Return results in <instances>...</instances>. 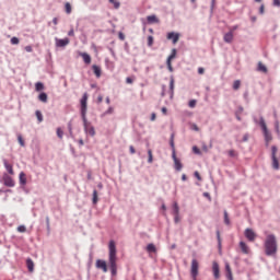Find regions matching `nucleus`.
<instances>
[{
  "label": "nucleus",
  "instance_id": "nucleus-63",
  "mask_svg": "<svg viewBox=\"0 0 280 280\" xmlns=\"http://www.w3.org/2000/svg\"><path fill=\"white\" fill-rule=\"evenodd\" d=\"M264 12H265V7H264V4H261L259 8V14H264Z\"/></svg>",
  "mask_w": 280,
  "mask_h": 280
},
{
  "label": "nucleus",
  "instance_id": "nucleus-25",
  "mask_svg": "<svg viewBox=\"0 0 280 280\" xmlns=\"http://www.w3.org/2000/svg\"><path fill=\"white\" fill-rule=\"evenodd\" d=\"M26 266H27L28 272H34V260H32V258L26 259Z\"/></svg>",
  "mask_w": 280,
  "mask_h": 280
},
{
  "label": "nucleus",
  "instance_id": "nucleus-57",
  "mask_svg": "<svg viewBox=\"0 0 280 280\" xmlns=\"http://www.w3.org/2000/svg\"><path fill=\"white\" fill-rule=\"evenodd\" d=\"M132 82H135V79H133V78L128 77V78L126 79V83H127V84H132Z\"/></svg>",
  "mask_w": 280,
  "mask_h": 280
},
{
  "label": "nucleus",
  "instance_id": "nucleus-39",
  "mask_svg": "<svg viewBox=\"0 0 280 280\" xmlns=\"http://www.w3.org/2000/svg\"><path fill=\"white\" fill-rule=\"evenodd\" d=\"M275 130H276V132H277L278 137H280L279 120H276V121H275Z\"/></svg>",
  "mask_w": 280,
  "mask_h": 280
},
{
  "label": "nucleus",
  "instance_id": "nucleus-22",
  "mask_svg": "<svg viewBox=\"0 0 280 280\" xmlns=\"http://www.w3.org/2000/svg\"><path fill=\"white\" fill-rule=\"evenodd\" d=\"M92 69L94 71V74L96 75V78H102V68H100V66L93 65Z\"/></svg>",
  "mask_w": 280,
  "mask_h": 280
},
{
  "label": "nucleus",
  "instance_id": "nucleus-38",
  "mask_svg": "<svg viewBox=\"0 0 280 280\" xmlns=\"http://www.w3.org/2000/svg\"><path fill=\"white\" fill-rule=\"evenodd\" d=\"M18 141H19V143L22 148H25V140H23V136L19 135L18 136Z\"/></svg>",
  "mask_w": 280,
  "mask_h": 280
},
{
  "label": "nucleus",
  "instance_id": "nucleus-8",
  "mask_svg": "<svg viewBox=\"0 0 280 280\" xmlns=\"http://www.w3.org/2000/svg\"><path fill=\"white\" fill-rule=\"evenodd\" d=\"M2 180H3L4 187H14L15 185L14 179L8 174L3 175Z\"/></svg>",
  "mask_w": 280,
  "mask_h": 280
},
{
  "label": "nucleus",
  "instance_id": "nucleus-30",
  "mask_svg": "<svg viewBox=\"0 0 280 280\" xmlns=\"http://www.w3.org/2000/svg\"><path fill=\"white\" fill-rule=\"evenodd\" d=\"M223 215H224V224L229 226L231 224V219H229V212L224 210Z\"/></svg>",
  "mask_w": 280,
  "mask_h": 280
},
{
  "label": "nucleus",
  "instance_id": "nucleus-58",
  "mask_svg": "<svg viewBox=\"0 0 280 280\" xmlns=\"http://www.w3.org/2000/svg\"><path fill=\"white\" fill-rule=\"evenodd\" d=\"M129 152H130V154H136V153H137V150H135V147H133V145H130V147H129Z\"/></svg>",
  "mask_w": 280,
  "mask_h": 280
},
{
  "label": "nucleus",
  "instance_id": "nucleus-54",
  "mask_svg": "<svg viewBox=\"0 0 280 280\" xmlns=\"http://www.w3.org/2000/svg\"><path fill=\"white\" fill-rule=\"evenodd\" d=\"M194 176L197 178V180H202V177L200 176V173H198V171L194 173Z\"/></svg>",
  "mask_w": 280,
  "mask_h": 280
},
{
  "label": "nucleus",
  "instance_id": "nucleus-4",
  "mask_svg": "<svg viewBox=\"0 0 280 280\" xmlns=\"http://www.w3.org/2000/svg\"><path fill=\"white\" fill-rule=\"evenodd\" d=\"M277 152H279V149L277 145L271 147V167L272 170L279 171V159H277Z\"/></svg>",
  "mask_w": 280,
  "mask_h": 280
},
{
  "label": "nucleus",
  "instance_id": "nucleus-14",
  "mask_svg": "<svg viewBox=\"0 0 280 280\" xmlns=\"http://www.w3.org/2000/svg\"><path fill=\"white\" fill-rule=\"evenodd\" d=\"M240 248L244 255H248V253H250V248L248 247V245H246L244 241L240 242Z\"/></svg>",
  "mask_w": 280,
  "mask_h": 280
},
{
  "label": "nucleus",
  "instance_id": "nucleus-27",
  "mask_svg": "<svg viewBox=\"0 0 280 280\" xmlns=\"http://www.w3.org/2000/svg\"><path fill=\"white\" fill-rule=\"evenodd\" d=\"M176 54H177L176 48H173L171 55L167 57L166 62H172V60H174V58H176Z\"/></svg>",
  "mask_w": 280,
  "mask_h": 280
},
{
  "label": "nucleus",
  "instance_id": "nucleus-5",
  "mask_svg": "<svg viewBox=\"0 0 280 280\" xmlns=\"http://www.w3.org/2000/svg\"><path fill=\"white\" fill-rule=\"evenodd\" d=\"M200 267V265L198 264V260L196 258H194L191 260V267H190V276L192 280L198 279V268Z\"/></svg>",
  "mask_w": 280,
  "mask_h": 280
},
{
  "label": "nucleus",
  "instance_id": "nucleus-53",
  "mask_svg": "<svg viewBox=\"0 0 280 280\" xmlns=\"http://www.w3.org/2000/svg\"><path fill=\"white\" fill-rule=\"evenodd\" d=\"M203 198H207V200H209V202H211V194L203 192Z\"/></svg>",
  "mask_w": 280,
  "mask_h": 280
},
{
  "label": "nucleus",
  "instance_id": "nucleus-45",
  "mask_svg": "<svg viewBox=\"0 0 280 280\" xmlns=\"http://www.w3.org/2000/svg\"><path fill=\"white\" fill-rule=\"evenodd\" d=\"M192 152H194V154H202V152L200 151V149L197 145L192 147Z\"/></svg>",
  "mask_w": 280,
  "mask_h": 280
},
{
  "label": "nucleus",
  "instance_id": "nucleus-40",
  "mask_svg": "<svg viewBox=\"0 0 280 280\" xmlns=\"http://www.w3.org/2000/svg\"><path fill=\"white\" fill-rule=\"evenodd\" d=\"M148 156H149L148 163H152V162L154 161V159H153V156H152V149H149V150H148Z\"/></svg>",
  "mask_w": 280,
  "mask_h": 280
},
{
  "label": "nucleus",
  "instance_id": "nucleus-48",
  "mask_svg": "<svg viewBox=\"0 0 280 280\" xmlns=\"http://www.w3.org/2000/svg\"><path fill=\"white\" fill-rule=\"evenodd\" d=\"M244 113V107L243 106H238L235 114L236 115H242Z\"/></svg>",
  "mask_w": 280,
  "mask_h": 280
},
{
  "label": "nucleus",
  "instance_id": "nucleus-59",
  "mask_svg": "<svg viewBox=\"0 0 280 280\" xmlns=\"http://www.w3.org/2000/svg\"><path fill=\"white\" fill-rule=\"evenodd\" d=\"M272 5L280 8V0H273Z\"/></svg>",
  "mask_w": 280,
  "mask_h": 280
},
{
  "label": "nucleus",
  "instance_id": "nucleus-56",
  "mask_svg": "<svg viewBox=\"0 0 280 280\" xmlns=\"http://www.w3.org/2000/svg\"><path fill=\"white\" fill-rule=\"evenodd\" d=\"M25 51H27V54H32L34 51V49L32 48V46H25Z\"/></svg>",
  "mask_w": 280,
  "mask_h": 280
},
{
  "label": "nucleus",
  "instance_id": "nucleus-3",
  "mask_svg": "<svg viewBox=\"0 0 280 280\" xmlns=\"http://www.w3.org/2000/svg\"><path fill=\"white\" fill-rule=\"evenodd\" d=\"M264 246H265V255H267V257H272L273 255H277V250H278L277 236L275 234L267 235Z\"/></svg>",
  "mask_w": 280,
  "mask_h": 280
},
{
  "label": "nucleus",
  "instance_id": "nucleus-44",
  "mask_svg": "<svg viewBox=\"0 0 280 280\" xmlns=\"http://www.w3.org/2000/svg\"><path fill=\"white\" fill-rule=\"evenodd\" d=\"M110 3H113L115 10H119V8H121V3L119 1L114 0V2Z\"/></svg>",
  "mask_w": 280,
  "mask_h": 280
},
{
  "label": "nucleus",
  "instance_id": "nucleus-21",
  "mask_svg": "<svg viewBox=\"0 0 280 280\" xmlns=\"http://www.w3.org/2000/svg\"><path fill=\"white\" fill-rule=\"evenodd\" d=\"M257 71H259L260 73H268V67L259 61L257 66Z\"/></svg>",
  "mask_w": 280,
  "mask_h": 280
},
{
  "label": "nucleus",
  "instance_id": "nucleus-17",
  "mask_svg": "<svg viewBox=\"0 0 280 280\" xmlns=\"http://www.w3.org/2000/svg\"><path fill=\"white\" fill-rule=\"evenodd\" d=\"M172 213H173V215H180V207L178 206L177 201L173 202Z\"/></svg>",
  "mask_w": 280,
  "mask_h": 280
},
{
  "label": "nucleus",
  "instance_id": "nucleus-24",
  "mask_svg": "<svg viewBox=\"0 0 280 280\" xmlns=\"http://www.w3.org/2000/svg\"><path fill=\"white\" fill-rule=\"evenodd\" d=\"M170 145L172 149V156L176 155V145L174 144V133H172V136H171Z\"/></svg>",
  "mask_w": 280,
  "mask_h": 280
},
{
  "label": "nucleus",
  "instance_id": "nucleus-62",
  "mask_svg": "<svg viewBox=\"0 0 280 280\" xmlns=\"http://www.w3.org/2000/svg\"><path fill=\"white\" fill-rule=\"evenodd\" d=\"M68 36H75V31H73V28H71V30L68 32Z\"/></svg>",
  "mask_w": 280,
  "mask_h": 280
},
{
  "label": "nucleus",
  "instance_id": "nucleus-60",
  "mask_svg": "<svg viewBox=\"0 0 280 280\" xmlns=\"http://www.w3.org/2000/svg\"><path fill=\"white\" fill-rule=\"evenodd\" d=\"M46 226H47V231H50V224H49V217H46Z\"/></svg>",
  "mask_w": 280,
  "mask_h": 280
},
{
  "label": "nucleus",
  "instance_id": "nucleus-9",
  "mask_svg": "<svg viewBox=\"0 0 280 280\" xmlns=\"http://www.w3.org/2000/svg\"><path fill=\"white\" fill-rule=\"evenodd\" d=\"M166 38L168 40H173V45H176L178 43V38H180V34L170 32V33H167Z\"/></svg>",
  "mask_w": 280,
  "mask_h": 280
},
{
  "label": "nucleus",
  "instance_id": "nucleus-64",
  "mask_svg": "<svg viewBox=\"0 0 280 280\" xmlns=\"http://www.w3.org/2000/svg\"><path fill=\"white\" fill-rule=\"evenodd\" d=\"M246 141H248V133H245V135L243 136V142L246 143Z\"/></svg>",
  "mask_w": 280,
  "mask_h": 280
},
{
  "label": "nucleus",
  "instance_id": "nucleus-43",
  "mask_svg": "<svg viewBox=\"0 0 280 280\" xmlns=\"http://www.w3.org/2000/svg\"><path fill=\"white\" fill-rule=\"evenodd\" d=\"M196 104H197V101H196V100H190V101L188 102L189 108H196Z\"/></svg>",
  "mask_w": 280,
  "mask_h": 280
},
{
  "label": "nucleus",
  "instance_id": "nucleus-11",
  "mask_svg": "<svg viewBox=\"0 0 280 280\" xmlns=\"http://www.w3.org/2000/svg\"><path fill=\"white\" fill-rule=\"evenodd\" d=\"M212 272L214 279H220V264L218 261L212 262Z\"/></svg>",
  "mask_w": 280,
  "mask_h": 280
},
{
  "label": "nucleus",
  "instance_id": "nucleus-41",
  "mask_svg": "<svg viewBox=\"0 0 280 280\" xmlns=\"http://www.w3.org/2000/svg\"><path fill=\"white\" fill-rule=\"evenodd\" d=\"M113 113H115V108L108 107V109L105 110L103 115H104V116H106V115H113Z\"/></svg>",
  "mask_w": 280,
  "mask_h": 280
},
{
  "label": "nucleus",
  "instance_id": "nucleus-18",
  "mask_svg": "<svg viewBox=\"0 0 280 280\" xmlns=\"http://www.w3.org/2000/svg\"><path fill=\"white\" fill-rule=\"evenodd\" d=\"M223 40L224 43H229V44L233 43V31L225 33L223 36Z\"/></svg>",
  "mask_w": 280,
  "mask_h": 280
},
{
  "label": "nucleus",
  "instance_id": "nucleus-12",
  "mask_svg": "<svg viewBox=\"0 0 280 280\" xmlns=\"http://www.w3.org/2000/svg\"><path fill=\"white\" fill-rule=\"evenodd\" d=\"M172 159L174 161V168L176 172H182L183 170V163L180 162V160L177 159L176 154L172 155Z\"/></svg>",
  "mask_w": 280,
  "mask_h": 280
},
{
  "label": "nucleus",
  "instance_id": "nucleus-47",
  "mask_svg": "<svg viewBox=\"0 0 280 280\" xmlns=\"http://www.w3.org/2000/svg\"><path fill=\"white\" fill-rule=\"evenodd\" d=\"M19 43H20L19 37H12L11 38V45H19Z\"/></svg>",
  "mask_w": 280,
  "mask_h": 280
},
{
  "label": "nucleus",
  "instance_id": "nucleus-32",
  "mask_svg": "<svg viewBox=\"0 0 280 280\" xmlns=\"http://www.w3.org/2000/svg\"><path fill=\"white\" fill-rule=\"evenodd\" d=\"M93 205H97L98 198H97V189L93 190V198H92Z\"/></svg>",
  "mask_w": 280,
  "mask_h": 280
},
{
  "label": "nucleus",
  "instance_id": "nucleus-23",
  "mask_svg": "<svg viewBox=\"0 0 280 280\" xmlns=\"http://www.w3.org/2000/svg\"><path fill=\"white\" fill-rule=\"evenodd\" d=\"M19 178L20 185H27V176L25 175V172H21Z\"/></svg>",
  "mask_w": 280,
  "mask_h": 280
},
{
  "label": "nucleus",
  "instance_id": "nucleus-51",
  "mask_svg": "<svg viewBox=\"0 0 280 280\" xmlns=\"http://www.w3.org/2000/svg\"><path fill=\"white\" fill-rule=\"evenodd\" d=\"M167 69L171 71V73L174 71V67H172V61H166Z\"/></svg>",
  "mask_w": 280,
  "mask_h": 280
},
{
  "label": "nucleus",
  "instance_id": "nucleus-6",
  "mask_svg": "<svg viewBox=\"0 0 280 280\" xmlns=\"http://www.w3.org/2000/svg\"><path fill=\"white\" fill-rule=\"evenodd\" d=\"M70 40L69 37H66L63 39H60L58 37L55 38V45L58 48L65 49V47H67V45H69Z\"/></svg>",
  "mask_w": 280,
  "mask_h": 280
},
{
  "label": "nucleus",
  "instance_id": "nucleus-37",
  "mask_svg": "<svg viewBox=\"0 0 280 280\" xmlns=\"http://www.w3.org/2000/svg\"><path fill=\"white\" fill-rule=\"evenodd\" d=\"M217 240L219 248H222V238L220 237V230L217 231Z\"/></svg>",
  "mask_w": 280,
  "mask_h": 280
},
{
  "label": "nucleus",
  "instance_id": "nucleus-31",
  "mask_svg": "<svg viewBox=\"0 0 280 280\" xmlns=\"http://www.w3.org/2000/svg\"><path fill=\"white\" fill-rule=\"evenodd\" d=\"M170 91H171V95H174V75H171V79H170Z\"/></svg>",
  "mask_w": 280,
  "mask_h": 280
},
{
  "label": "nucleus",
  "instance_id": "nucleus-16",
  "mask_svg": "<svg viewBox=\"0 0 280 280\" xmlns=\"http://www.w3.org/2000/svg\"><path fill=\"white\" fill-rule=\"evenodd\" d=\"M262 135L265 137V145L268 148L270 145V141H272V133H270V131H266Z\"/></svg>",
  "mask_w": 280,
  "mask_h": 280
},
{
  "label": "nucleus",
  "instance_id": "nucleus-7",
  "mask_svg": "<svg viewBox=\"0 0 280 280\" xmlns=\"http://www.w3.org/2000/svg\"><path fill=\"white\" fill-rule=\"evenodd\" d=\"M244 235L246 237V240H248V242H255L257 234H255V231H253V229L247 228L244 232Z\"/></svg>",
  "mask_w": 280,
  "mask_h": 280
},
{
  "label": "nucleus",
  "instance_id": "nucleus-35",
  "mask_svg": "<svg viewBox=\"0 0 280 280\" xmlns=\"http://www.w3.org/2000/svg\"><path fill=\"white\" fill-rule=\"evenodd\" d=\"M242 86V82L240 80L234 81L233 89L234 91H237Z\"/></svg>",
  "mask_w": 280,
  "mask_h": 280
},
{
  "label": "nucleus",
  "instance_id": "nucleus-33",
  "mask_svg": "<svg viewBox=\"0 0 280 280\" xmlns=\"http://www.w3.org/2000/svg\"><path fill=\"white\" fill-rule=\"evenodd\" d=\"M57 137L58 139H62V137H65V131H62V128L60 127L57 128Z\"/></svg>",
  "mask_w": 280,
  "mask_h": 280
},
{
  "label": "nucleus",
  "instance_id": "nucleus-42",
  "mask_svg": "<svg viewBox=\"0 0 280 280\" xmlns=\"http://www.w3.org/2000/svg\"><path fill=\"white\" fill-rule=\"evenodd\" d=\"M65 8H66V13H67V14H71V3L67 2V3L65 4Z\"/></svg>",
  "mask_w": 280,
  "mask_h": 280
},
{
  "label": "nucleus",
  "instance_id": "nucleus-1",
  "mask_svg": "<svg viewBox=\"0 0 280 280\" xmlns=\"http://www.w3.org/2000/svg\"><path fill=\"white\" fill-rule=\"evenodd\" d=\"M89 94L85 92L80 100V115L83 122V130L85 135H90V137L95 136V127L86 118V113L89 112Z\"/></svg>",
  "mask_w": 280,
  "mask_h": 280
},
{
  "label": "nucleus",
  "instance_id": "nucleus-46",
  "mask_svg": "<svg viewBox=\"0 0 280 280\" xmlns=\"http://www.w3.org/2000/svg\"><path fill=\"white\" fill-rule=\"evenodd\" d=\"M18 231L19 233H25L27 231V228H25V225H20L18 226Z\"/></svg>",
  "mask_w": 280,
  "mask_h": 280
},
{
  "label": "nucleus",
  "instance_id": "nucleus-28",
  "mask_svg": "<svg viewBox=\"0 0 280 280\" xmlns=\"http://www.w3.org/2000/svg\"><path fill=\"white\" fill-rule=\"evenodd\" d=\"M147 252L156 253V246L154 245V243H150L147 245Z\"/></svg>",
  "mask_w": 280,
  "mask_h": 280
},
{
  "label": "nucleus",
  "instance_id": "nucleus-36",
  "mask_svg": "<svg viewBox=\"0 0 280 280\" xmlns=\"http://www.w3.org/2000/svg\"><path fill=\"white\" fill-rule=\"evenodd\" d=\"M154 45V37L152 35L148 36V47H152Z\"/></svg>",
  "mask_w": 280,
  "mask_h": 280
},
{
  "label": "nucleus",
  "instance_id": "nucleus-26",
  "mask_svg": "<svg viewBox=\"0 0 280 280\" xmlns=\"http://www.w3.org/2000/svg\"><path fill=\"white\" fill-rule=\"evenodd\" d=\"M38 100H39V102H43V104H47V102H48L47 93L42 92V93L38 95Z\"/></svg>",
  "mask_w": 280,
  "mask_h": 280
},
{
  "label": "nucleus",
  "instance_id": "nucleus-55",
  "mask_svg": "<svg viewBox=\"0 0 280 280\" xmlns=\"http://www.w3.org/2000/svg\"><path fill=\"white\" fill-rule=\"evenodd\" d=\"M118 38H119L120 40H126V35H125L122 32H119Z\"/></svg>",
  "mask_w": 280,
  "mask_h": 280
},
{
  "label": "nucleus",
  "instance_id": "nucleus-50",
  "mask_svg": "<svg viewBox=\"0 0 280 280\" xmlns=\"http://www.w3.org/2000/svg\"><path fill=\"white\" fill-rule=\"evenodd\" d=\"M173 215H174L175 224H178V222H180V214H173Z\"/></svg>",
  "mask_w": 280,
  "mask_h": 280
},
{
  "label": "nucleus",
  "instance_id": "nucleus-20",
  "mask_svg": "<svg viewBox=\"0 0 280 280\" xmlns=\"http://www.w3.org/2000/svg\"><path fill=\"white\" fill-rule=\"evenodd\" d=\"M79 56L83 58V62L85 65H91V55H89L88 52H80Z\"/></svg>",
  "mask_w": 280,
  "mask_h": 280
},
{
  "label": "nucleus",
  "instance_id": "nucleus-15",
  "mask_svg": "<svg viewBox=\"0 0 280 280\" xmlns=\"http://www.w3.org/2000/svg\"><path fill=\"white\" fill-rule=\"evenodd\" d=\"M3 165L7 170V172L11 175V176H14V168L12 167V164H9L8 163V160H3Z\"/></svg>",
  "mask_w": 280,
  "mask_h": 280
},
{
  "label": "nucleus",
  "instance_id": "nucleus-34",
  "mask_svg": "<svg viewBox=\"0 0 280 280\" xmlns=\"http://www.w3.org/2000/svg\"><path fill=\"white\" fill-rule=\"evenodd\" d=\"M35 115L37 117L38 122H43V113H40V110H36Z\"/></svg>",
  "mask_w": 280,
  "mask_h": 280
},
{
  "label": "nucleus",
  "instance_id": "nucleus-49",
  "mask_svg": "<svg viewBox=\"0 0 280 280\" xmlns=\"http://www.w3.org/2000/svg\"><path fill=\"white\" fill-rule=\"evenodd\" d=\"M229 156H231L232 159H235V156H237V153H235V150H230L228 152Z\"/></svg>",
  "mask_w": 280,
  "mask_h": 280
},
{
  "label": "nucleus",
  "instance_id": "nucleus-52",
  "mask_svg": "<svg viewBox=\"0 0 280 280\" xmlns=\"http://www.w3.org/2000/svg\"><path fill=\"white\" fill-rule=\"evenodd\" d=\"M258 124H259L260 128L266 125V120L264 119V116H260V120Z\"/></svg>",
  "mask_w": 280,
  "mask_h": 280
},
{
  "label": "nucleus",
  "instance_id": "nucleus-2",
  "mask_svg": "<svg viewBox=\"0 0 280 280\" xmlns=\"http://www.w3.org/2000/svg\"><path fill=\"white\" fill-rule=\"evenodd\" d=\"M109 269L112 272V277H117V246L115 245V241H110L109 245Z\"/></svg>",
  "mask_w": 280,
  "mask_h": 280
},
{
  "label": "nucleus",
  "instance_id": "nucleus-10",
  "mask_svg": "<svg viewBox=\"0 0 280 280\" xmlns=\"http://www.w3.org/2000/svg\"><path fill=\"white\" fill-rule=\"evenodd\" d=\"M96 268H98V270H103V272H108V266L106 265V260L97 259Z\"/></svg>",
  "mask_w": 280,
  "mask_h": 280
},
{
  "label": "nucleus",
  "instance_id": "nucleus-29",
  "mask_svg": "<svg viewBox=\"0 0 280 280\" xmlns=\"http://www.w3.org/2000/svg\"><path fill=\"white\" fill-rule=\"evenodd\" d=\"M35 91L37 92L45 91V84L43 82H37L35 84Z\"/></svg>",
  "mask_w": 280,
  "mask_h": 280
},
{
  "label": "nucleus",
  "instance_id": "nucleus-19",
  "mask_svg": "<svg viewBox=\"0 0 280 280\" xmlns=\"http://www.w3.org/2000/svg\"><path fill=\"white\" fill-rule=\"evenodd\" d=\"M147 22L149 23V25H152L154 23H160L159 18H156V15H148L147 16Z\"/></svg>",
  "mask_w": 280,
  "mask_h": 280
},
{
  "label": "nucleus",
  "instance_id": "nucleus-61",
  "mask_svg": "<svg viewBox=\"0 0 280 280\" xmlns=\"http://www.w3.org/2000/svg\"><path fill=\"white\" fill-rule=\"evenodd\" d=\"M236 30H240V25H234V26H232V27L230 28V32H232V34H233V32H235Z\"/></svg>",
  "mask_w": 280,
  "mask_h": 280
},
{
  "label": "nucleus",
  "instance_id": "nucleus-13",
  "mask_svg": "<svg viewBox=\"0 0 280 280\" xmlns=\"http://www.w3.org/2000/svg\"><path fill=\"white\" fill-rule=\"evenodd\" d=\"M225 278L228 280H233V271L231 270V265L225 262Z\"/></svg>",
  "mask_w": 280,
  "mask_h": 280
}]
</instances>
